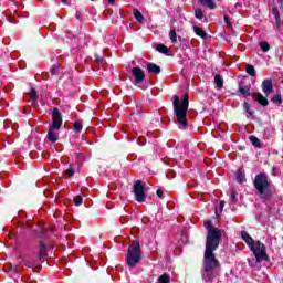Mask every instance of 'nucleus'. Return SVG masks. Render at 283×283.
Segmentation results:
<instances>
[{
    "label": "nucleus",
    "instance_id": "1",
    "mask_svg": "<svg viewBox=\"0 0 283 283\" xmlns=\"http://www.w3.org/2000/svg\"><path fill=\"white\" fill-rule=\"evenodd\" d=\"M205 229L208 231L206 239V250L203 254V280L206 282H213L216 277V269H220V261L216 259L213 251L220 247V238H222V230L213 227L211 220H206L203 222Z\"/></svg>",
    "mask_w": 283,
    "mask_h": 283
},
{
    "label": "nucleus",
    "instance_id": "2",
    "mask_svg": "<svg viewBox=\"0 0 283 283\" xmlns=\"http://www.w3.org/2000/svg\"><path fill=\"white\" fill-rule=\"evenodd\" d=\"M172 107L177 117V123H179L181 128L185 129L187 125H189V123H187V112L189 109V95L185 94L181 98V102L180 97H178V95H175L172 101Z\"/></svg>",
    "mask_w": 283,
    "mask_h": 283
},
{
    "label": "nucleus",
    "instance_id": "3",
    "mask_svg": "<svg viewBox=\"0 0 283 283\" xmlns=\"http://www.w3.org/2000/svg\"><path fill=\"white\" fill-rule=\"evenodd\" d=\"M253 185L262 200L271 199V180H269V176H266V174L261 172L256 175L254 177Z\"/></svg>",
    "mask_w": 283,
    "mask_h": 283
},
{
    "label": "nucleus",
    "instance_id": "4",
    "mask_svg": "<svg viewBox=\"0 0 283 283\" xmlns=\"http://www.w3.org/2000/svg\"><path fill=\"white\" fill-rule=\"evenodd\" d=\"M143 260V250L140 249V241L134 240L128 247V253L126 256V264L134 269Z\"/></svg>",
    "mask_w": 283,
    "mask_h": 283
},
{
    "label": "nucleus",
    "instance_id": "5",
    "mask_svg": "<svg viewBox=\"0 0 283 283\" xmlns=\"http://www.w3.org/2000/svg\"><path fill=\"white\" fill-rule=\"evenodd\" d=\"M52 125L49 127L48 138L51 143H56L59 140V129L63 125V117L59 108H53L52 113Z\"/></svg>",
    "mask_w": 283,
    "mask_h": 283
},
{
    "label": "nucleus",
    "instance_id": "6",
    "mask_svg": "<svg viewBox=\"0 0 283 283\" xmlns=\"http://www.w3.org/2000/svg\"><path fill=\"white\" fill-rule=\"evenodd\" d=\"M250 250L255 256L256 262H269V254H266V245H264L262 242H254Z\"/></svg>",
    "mask_w": 283,
    "mask_h": 283
},
{
    "label": "nucleus",
    "instance_id": "7",
    "mask_svg": "<svg viewBox=\"0 0 283 283\" xmlns=\"http://www.w3.org/2000/svg\"><path fill=\"white\" fill-rule=\"evenodd\" d=\"M133 191L137 202H145V199L147 198V196L145 195V184H143V181L137 180L134 184Z\"/></svg>",
    "mask_w": 283,
    "mask_h": 283
},
{
    "label": "nucleus",
    "instance_id": "8",
    "mask_svg": "<svg viewBox=\"0 0 283 283\" xmlns=\"http://www.w3.org/2000/svg\"><path fill=\"white\" fill-rule=\"evenodd\" d=\"M132 75L135 78V85H140L145 81V71L138 66L132 69Z\"/></svg>",
    "mask_w": 283,
    "mask_h": 283
},
{
    "label": "nucleus",
    "instance_id": "9",
    "mask_svg": "<svg viewBox=\"0 0 283 283\" xmlns=\"http://www.w3.org/2000/svg\"><path fill=\"white\" fill-rule=\"evenodd\" d=\"M251 96L253 101L259 103V105H261L262 107H269V99H266V97H264L262 93H252Z\"/></svg>",
    "mask_w": 283,
    "mask_h": 283
},
{
    "label": "nucleus",
    "instance_id": "10",
    "mask_svg": "<svg viewBox=\"0 0 283 283\" xmlns=\"http://www.w3.org/2000/svg\"><path fill=\"white\" fill-rule=\"evenodd\" d=\"M262 92L265 96L271 95V92H273V81L271 78H266L262 82Z\"/></svg>",
    "mask_w": 283,
    "mask_h": 283
},
{
    "label": "nucleus",
    "instance_id": "11",
    "mask_svg": "<svg viewBox=\"0 0 283 283\" xmlns=\"http://www.w3.org/2000/svg\"><path fill=\"white\" fill-rule=\"evenodd\" d=\"M241 238H242V240L245 242V244H248V247H250V248L255 243V241L253 240V238H251V235L248 234L247 231H242V232H241Z\"/></svg>",
    "mask_w": 283,
    "mask_h": 283
},
{
    "label": "nucleus",
    "instance_id": "12",
    "mask_svg": "<svg viewBox=\"0 0 283 283\" xmlns=\"http://www.w3.org/2000/svg\"><path fill=\"white\" fill-rule=\"evenodd\" d=\"M239 92L240 94H242L244 98H249V96H251V85H245V86L240 85Z\"/></svg>",
    "mask_w": 283,
    "mask_h": 283
},
{
    "label": "nucleus",
    "instance_id": "13",
    "mask_svg": "<svg viewBox=\"0 0 283 283\" xmlns=\"http://www.w3.org/2000/svg\"><path fill=\"white\" fill-rule=\"evenodd\" d=\"M48 258V245L45 243L40 242L39 244V259Z\"/></svg>",
    "mask_w": 283,
    "mask_h": 283
},
{
    "label": "nucleus",
    "instance_id": "14",
    "mask_svg": "<svg viewBox=\"0 0 283 283\" xmlns=\"http://www.w3.org/2000/svg\"><path fill=\"white\" fill-rule=\"evenodd\" d=\"M147 71L150 73V74H160V66H158L157 64L155 63H149L147 65Z\"/></svg>",
    "mask_w": 283,
    "mask_h": 283
},
{
    "label": "nucleus",
    "instance_id": "15",
    "mask_svg": "<svg viewBox=\"0 0 283 283\" xmlns=\"http://www.w3.org/2000/svg\"><path fill=\"white\" fill-rule=\"evenodd\" d=\"M200 3H202V6H205L206 8H209V10H216L217 6H216V1L213 0H199Z\"/></svg>",
    "mask_w": 283,
    "mask_h": 283
},
{
    "label": "nucleus",
    "instance_id": "16",
    "mask_svg": "<svg viewBox=\"0 0 283 283\" xmlns=\"http://www.w3.org/2000/svg\"><path fill=\"white\" fill-rule=\"evenodd\" d=\"M192 29L195 34H197V36H200L201 39H207V32H205L202 28L195 25Z\"/></svg>",
    "mask_w": 283,
    "mask_h": 283
},
{
    "label": "nucleus",
    "instance_id": "17",
    "mask_svg": "<svg viewBox=\"0 0 283 283\" xmlns=\"http://www.w3.org/2000/svg\"><path fill=\"white\" fill-rule=\"evenodd\" d=\"M214 83L218 90H222V87L224 86V80H222V76H220V74L214 75Z\"/></svg>",
    "mask_w": 283,
    "mask_h": 283
},
{
    "label": "nucleus",
    "instance_id": "18",
    "mask_svg": "<svg viewBox=\"0 0 283 283\" xmlns=\"http://www.w3.org/2000/svg\"><path fill=\"white\" fill-rule=\"evenodd\" d=\"M158 283H171V275L169 273H164L159 276Z\"/></svg>",
    "mask_w": 283,
    "mask_h": 283
},
{
    "label": "nucleus",
    "instance_id": "19",
    "mask_svg": "<svg viewBox=\"0 0 283 283\" xmlns=\"http://www.w3.org/2000/svg\"><path fill=\"white\" fill-rule=\"evenodd\" d=\"M133 14H134L136 21H138L139 23H143L145 18L143 17V13H140V11L138 9H134Z\"/></svg>",
    "mask_w": 283,
    "mask_h": 283
},
{
    "label": "nucleus",
    "instance_id": "20",
    "mask_svg": "<svg viewBox=\"0 0 283 283\" xmlns=\"http://www.w3.org/2000/svg\"><path fill=\"white\" fill-rule=\"evenodd\" d=\"M169 39H170L171 43L178 42V34L176 33V29L170 30Z\"/></svg>",
    "mask_w": 283,
    "mask_h": 283
},
{
    "label": "nucleus",
    "instance_id": "21",
    "mask_svg": "<svg viewBox=\"0 0 283 283\" xmlns=\"http://www.w3.org/2000/svg\"><path fill=\"white\" fill-rule=\"evenodd\" d=\"M157 52H160L161 54H167L169 52V48L165 46V44H158L156 46Z\"/></svg>",
    "mask_w": 283,
    "mask_h": 283
},
{
    "label": "nucleus",
    "instance_id": "22",
    "mask_svg": "<svg viewBox=\"0 0 283 283\" xmlns=\"http://www.w3.org/2000/svg\"><path fill=\"white\" fill-rule=\"evenodd\" d=\"M245 72L247 74H249L250 76H255V67L251 64H248L245 66Z\"/></svg>",
    "mask_w": 283,
    "mask_h": 283
},
{
    "label": "nucleus",
    "instance_id": "23",
    "mask_svg": "<svg viewBox=\"0 0 283 283\" xmlns=\"http://www.w3.org/2000/svg\"><path fill=\"white\" fill-rule=\"evenodd\" d=\"M74 132H82L83 130V122L77 120L73 124Z\"/></svg>",
    "mask_w": 283,
    "mask_h": 283
},
{
    "label": "nucleus",
    "instance_id": "24",
    "mask_svg": "<svg viewBox=\"0 0 283 283\" xmlns=\"http://www.w3.org/2000/svg\"><path fill=\"white\" fill-rule=\"evenodd\" d=\"M272 103H274V105H282V95L276 94L272 97Z\"/></svg>",
    "mask_w": 283,
    "mask_h": 283
},
{
    "label": "nucleus",
    "instance_id": "25",
    "mask_svg": "<svg viewBox=\"0 0 283 283\" xmlns=\"http://www.w3.org/2000/svg\"><path fill=\"white\" fill-rule=\"evenodd\" d=\"M195 17L199 21H201V19H205V13L202 12V9H196L195 10Z\"/></svg>",
    "mask_w": 283,
    "mask_h": 283
},
{
    "label": "nucleus",
    "instance_id": "26",
    "mask_svg": "<svg viewBox=\"0 0 283 283\" xmlns=\"http://www.w3.org/2000/svg\"><path fill=\"white\" fill-rule=\"evenodd\" d=\"M259 45L262 52H269V50H271V45H269V42H260Z\"/></svg>",
    "mask_w": 283,
    "mask_h": 283
},
{
    "label": "nucleus",
    "instance_id": "27",
    "mask_svg": "<svg viewBox=\"0 0 283 283\" xmlns=\"http://www.w3.org/2000/svg\"><path fill=\"white\" fill-rule=\"evenodd\" d=\"M73 201H74L75 207H81V205H83V197L82 196H75L73 198Z\"/></svg>",
    "mask_w": 283,
    "mask_h": 283
},
{
    "label": "nucleus",
    "instance_id": "28",
    "mask_svg": "<svg viewBox=\"0 0 283 283\" xmlns=\"http://www.w3.org/2000/svg\"><path fill=\"white\" fill-rule=\"evenodd\" d=\"M250 143H252L254 147H260V139L255 136H250Z\"/></svg>",
    "mask_w": 283,
    "mask_h": 283
},
{
    "label": "nucleus",
    "instance_id": "29",
    "mask_svg": "<svg viewBox=\"0 0 283 283\" xmlns=\"http://www.w3.org/2000/svg\"><path fill=\"white\" fill-rule=\"evenodd\" d=\"M237 181L240 182V184L247 182V177L244 176V174L238 172V175H237Z\"/></svg>",
    "mask_w": 283,
    "mask_h": 283
},
{
    "label": "nucleus",
    "instance_id": "30",
    "mask_svg": "<svg viewBox=\"0 0 283 283\" xmlns=\"http://www.w3.org/2000/svg\"><path fill=\"white\" fill-rule=\"evenodd\" d=\"M224 211V201H220L218 209H216V214L222 213Z\"/></svg>",
    "mask_w": 283,
    "mask_h": 283
},
{
    "label": "nucleus",
    "instance_id": "31",
    "mask_svg": "<svg viewBox=\"0 0 283 283\" xmlns=\"http://www.w3.org/2000/svg\"><path fill=\"white\" fill-rule=\"evenodd\" d=\"M243 108L245 109L247 114H249L250 116H253V113L251 112V107L249 106V103H244L243 104Z\"/></svg>",
    "mask_w": 283,
    "mask_h": 283
},
{
    "label": "nucleus",
    "instance_id": "32",
    "mask_svg": "<svg viewBox=\"0 0 283 283\" xmlns=\"http://www.w3.org/2000/svg\"><path fill=\"white\" fill-rule=\"evenodd\" d=\"M65 176H69V178H72L74 176V168H69L64 171Z\"/></svg>",
    "mask_w": 283,
    "mask_h": 283
},
{
    "label": "nucleus",
    "instance_id": "33",
    "mask_svg": "<svg viewBox=\"0 0 283 283\" xmlns=\"http://www.w3.org/2000/svg\"><path fill=\"white\" fill-rule=\"evenodd\" d=\"M273 12L275 13V20L277 25H280V13L276 11V9H273Z\"/></svg>",
    "mask_w": 283,
    "mask_h": 283
},
{
    "label": "nucleus",
    "instance_id": "34",
    "mask_svg": "<svg viewBox=\"0 0 283 283\" xmlns=\"http://www.w3.org/2000/svg\"><path fill=\"white\" fill-rule=\"evenodd\" d=\"M31 98L32 101H36V91L34 88L31 90Z\"/></svg>",
    "mask_w": 283,
    "mask_h": 283
},
{
    "label": "nucleus",
    "instance_id": "35",
    "mask_svg": "<svg viewBox=\"0 0 283 283\" xmlns=\"http://www.w3.org/2000/svg\"><path fill=\"white\" fill-rule=\"evenodd\" d=\"M223 19H224V22L227 23V25L231 27V21L229 20V17L224 15Z\"/></svg>",
    "mask_w": 283,
    "mask_h": 283
},
{
    "label": "nucleus",
    "instance_id": "36",
    "mask_svg": "<svg viewBox=\"0 0 283 283\" xmlns=\"http://www.w3.org/2000/svg\"><path fill=\"white\" fill-rule=\"evenodd\" d=\"M272 176H277V168L275 167L272 168Z\"/></svg>",
    "mask_w": 283,
    "mask_h": 283
},
{
    "label": "nucleus",
    "instance_id": "37",
    "mask_svg": "<svg viewBox=\"0 0 283 283\" xmlns=\"http://www.w3.org/2000/svg\"><path fill=\"white\" fill-rule=\"evenodd\" d=\"M157 196H158V198H163V190L158 189L157 190Z\"/></svg>",
    "mask_w": 283,
    "mask_h": 283
},
{
    "label": "nucleus",
    "instance_id": "38",
    "mask_svg": "<svg viewBox=\"0 0 283 283\" xmlns=\"http://www.w3.org/2000/svg\"><path fill=\"white\" fill-rule=\"evenodd\" d=\"M231 198L232 200H235V192H232Z\"/></svg>",
    "mask_w": 283,
    "mask_h": 283
},
{
    "label": "nucleus",
    "instance_id": "39",
    "mask_svg": "<svg viewBox=\"0 0 283 283\" xmlns=\"http://www.w3.org/2000/svg\"><path fill=\"white\" fill-rule=\"evenodd\" d=\"M116 0H108V3L114 4Z\"/></svg>",
    "mask_w": 283,
    "mask_h": 283
},
{
    "label": "nucleus",
    "instance_id": "40",
    "mask_svg": "<svg viewBox=\"0 0 283 283\" xmlns=\"http://www.w3.org/2000/svg\"><path fill=\"white\" fill-rule=\"evenodd\" d=\"M62 1V3H66L67 2V0H61Z\"/></svg>",
    "mask_w": 283,
    "mask_h": 283
}]
</instances>
